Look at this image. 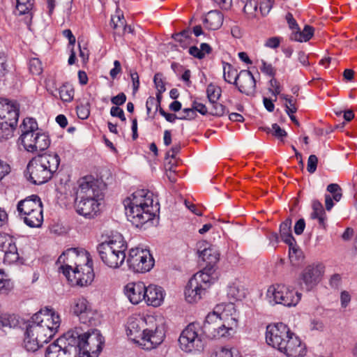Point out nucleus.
Returning a JSON list of instances; mask_svg holds the SVG:
<instances>
[{"mask_svg":"<svg viewBox=\"0 0 357 357\" xmlns=\"http://www.w3.org/2000/svg\"><path fill=\"white\" fill-rule=\"evenodd\" d=\"M178 342L181 349L185 352L203 349L204 342L200 324L196 322L189 324L181 333Z\"/></svg>","mask_w":357,"mask_h":357,"instance_id":"11","label":"nucleus"},{"mask_svg":"<svg viewBox=\"0 0 357 357\" xmlns=\"http://www.w3.org/2000/svg\"><path fill=\"white\" fill-rule=\"evenodd\" d=\"M127 243L122 236H116L101 243L97 250L102 262L113 268H119L124 262Z\"/></svg>","mask_w":357,"mask_h":357,"instance_id":"4","label":"nucleus"},{"mask_svg":"<svg viewBox=\"0 0 357 357\" xmlns=\"http://www.w3.org/2000/svg\"><path fill=\"white\" fill-rule=\"evenodd\" d=\"M125 24L126 20L123 15H118L116 16L112 17L111 19V26L114 30L116 31V33L119 34L121 33L118 31V29H121Z\"/></svg>","mask_w":357,"mask_h":357,"instance_id":"49","label":"nucleus"},{"mask_svg":"<svg viewBox=\"0 0 357 357\" xmlns=\"http://www.w3.org/2000/svg\"><path fill=\"white\" fill-rule=\"evenodd\" d=\"M164 290L161 287L150 284L145 288L144 301L148 305L160 306L163 302Z\"/></svg>","mask_w":357,"mask_h":357,"instance_id":"27","label":"nucleus"},{"mask_svg":"<svg viewBox=\"0 0 357 357\" xmlns=\"http://www.w3.org/2000/svg\"><path fill=\"white\" fill-rule=\"evenodd\" d=\"M211 357H240L236 348L223 347L215 351Z\"/></svg>","mask_w":357,"mask_h":357,"instance_id":"40","label":"nucleus"},{"mask_svg":"<svg viewBox=\"0 0 357 357\" xmlns=\"http://www.w3.org/2000/svg\"><path fill=\"white\" fill-rule=\"evenodd\" d=\"M77 332L67 331L46 349L45 357H78L79 349L75 346Z\"/></svg>","mask_w":357,"mask_h":357,"instance_id":"9","label":"nucleus"},{"mask_svg":"<svg viewBox=\"0 0 357 357\" xmlns=\"http://www.w3.org/2000/svg\"><path fill=\"white\" fill-rule=\"evenodd\" d=\"M192 105L195 112H198L202 115H206L207 114H209V112L206 106L201 102L194 100L192 102Z\"/></svg>","mask_w":357,"mask_h":357,"instance_id":"57","label":"nucleus"},{"mask_svg":"<svg viewBox=\"0 0 357 357\" xmlns=\"http://www.w3.org/2000/svg\"><path fill=\"white\" fill-rule=\"evenodd\" d=\"M126 101V96L124 93H120L117 96H114L111 99V102L112 104L119 106L122 105Z\"/></svg>","mask_w":357,"mask_h":357,"instance_id":"62","label":"nucleus"},{"mask_svg":"<svg viewBox=\"0 0 357 357\" xmlns=\"http://www.w3.org/2000/svg\"><path fill=\"white\" fill-rule=\"evenodd\" d=\"M2 252H3L4 254L17 252V248L16 247V245L11 238H8L6 241V245L2 250Z\"/></svg>","mask_w":357,"mask_h":357,"instance_id":"58","label":"nucleus"},{"mask_svg":"<svg viewBox=\"0 0 357 357\" xmlns=\"http://www.w3.org/2000/svg\"><path fill=\"white\" fill-rule=\"evenodd\" d=\"M270 303L280 304L286 307L296 306L301 298V294L282 284L270 286L266 292Z\"/></svg>","mask_w":357,"mask_h":357,"instance_id":"10","label":"nucleus"},{"mask_svg":"<svg viewBox=\"0 0 357 357\" xmlns=\"http://www.w3.org/2000/svg\"><path fill=\"white\" fill-rule=\"evenodd\" d=\"M76 197L77 199H93L99 202L103 199V192L98 185L97 181H89L87 178H84L79 182Z\"/></svg>","mask_w":357,"mask_h":357,"instance_id":"18","label":"nucleus"},{"mask_svg":"<svg viewBox=\"0 0 357 357\" xmlns=\"http://www.w3.org/2000/svg\"><path fill=\"white\" fill-rule=\"evenodd\" d=\"M70 312L78 317L80 322L87 325L95 324V317L97 315L96 310L92 309L91 305L84 297L74 298L70 305Z\"/></svg>","mask_w":357,"mask_h":357,"instance_id":"15","label":"nucleus"},{"mask_svg":"<svg viewBox=\"0 0 357 357\" xmlns=\"http://www.w3.org/2000/svg\"><path fill=\"white\" fill-rule=\"evenodd\" d=\"M160 106L158 104V101L155 100V98L153 96H149L147 98L146 102V108L147 111V114H149L153 108H155V112L159 111Z\"/></svg>","mask_w":357,"mask_h":357,"instance_id":"53","label":"nucleus"},{"mask_svg":"<svg viewBox=\"0 0 357 357\" xmlns=\"http://www.w3.org/2000/svg\"><path fill=\"white\" fill-rule=\"evenodd\" d=\"M223 15L218 10L209 11L203 20L204 26L208 30H218L223 23Z\"/></svg>","mask_w":357,"mask_h":357,"instance_id":"29","label":"nucleus"},{"mask_svg":"<svg viewBox=\"0 0 357 357\" xmlns=\"http://www.w3.org/2000/svg\"><path fill=\"white\" fill-rule=\"evenodd\" d=\"M314 29L312 26L305 25L302 31L297 30L291 34L290 38L295 41L307 42L312 38L314 35Z\"/></svg>","mask_w":357,"mask_h":357,"instance_id":"32","label":"nucleus"},{"mask_svg":"<svg viewBox=\"0 0 357 357\" xmlns=\"http://www.w3.org/2000/svg\"><path fill=\"white\" fill-rule=\"evenodd\" d=\"M322 273L323 266L319 264L309 265L304 268L301 275V280L307 291H310L319 282Z\"/></svg>","mask_w":357,"mask_h":357,"instance_id":"21","label":"nucleus"},{"mask_svg":"<svg viewBox=\"0 0 357 357\" xmlns=\"http://www.w3.org/2000/svg\"><path fill=\"white\" fill-rule=\"evenodd\" d=\"M89 258V254L84 250L79 251L77 248H69L59 256L56 263L61 264L59 268L68 280H71L73 271Z\"/></svg>","mask_w":357,"mask_h":357,"instance_id":"12","label":"nucleus"},{"mask_svg":"<svg viewBox=\"0 0 357 357\" xmlns=\"http://www.w3.org/2000/svg\"><path fill=\"white\" fill-rule=\"evenodd\" d=\"M122 71L121 63L118 60L114 61V68L111 69L109 75L112 79H115L116 76Z\"/></svg>","mask_w":357,"mask_h":357,"instance_id":"63","label":"nucleus"},{"mask_svg":"<svg viewBox=\"0 0 357 357\" xmlns=\"http://www.w3.org/2000/svg\"><path fill=\"white\" fill-rule=\"evenodd\" d=\"M264 130L268 133H271L274 137L281 141H283V139L287 135V132L284 129H282L277 123H273L271 128H265Z\"/></svg>","mask_w":357,"mask_h":357,"instance_id":"43","label":"nucleus"},{"mask_svg":"<svg viewBox=\"0 0 357 357\" xmlns=\"http://www.w3.org/2000/svg\"><path fill=\"white\" fill-rule=\"evenodd\" d=\"M326 190L333 195V199L335 202H339L341 199L342 197V190L338 184L331 183L327 186Z\"/></svg>","mask_w":357,"mask_h":357,"instance_id":"48","label":"nucleus"},{"mask_svg":"<svg viewBox=\"0 0 357 357\" xmlns=\"http://www.w3.org/2000/svg\"><path fill=\"white\" fill-rule=\"evenodd\" d=\"M234 305L233 303H220V304H218L213 311L212 312H210L209 314H214V315L215 317H222V316L223 315L225 311L227 310V311H231V310H234Z\"/></svg>","mask_w":357,"mask_h":357,"instance_id":"47","label":"nucleus"},{"mask_svg":"<svg viewBox=\"0 0 357 357\" xmlns=\"http://www.w3.org/2000/svg\"><path fill=\"white\" fill-rule=\"evenodd\" d=\"M182 113L183 115L178 117V119L181 120H191L195 118L196 113L195 112L194 108L192 107L191 108H185L183 109Z\"/></svg>","mask_w":357,"mask_h":357,"instance_id":"56","label":"nucleus"},{"mask_svg":"<svg viewBox=\"0 0 357 357\" xmlns=\"http://www.w3.org/2000/svg\"><path fill=\"white\" fill-rule=\"evenodd\" d=\"M312 209L313 211L311 213V218L312 219H316V217L324 215L326 213L322 204L318 200L313 201Z\"/></svg>","mask_w":357,"mask_h":357,"instance_id":"51","label":"nucleus"},{"mask_svg":"<svg viewBox=\"0 0 357 357\" xmlns=\"http://www.w3.org/2000/svg\"><path fill=\"white\" fill-rule=\"evenodd\" d=\"M14 284L8 275L0 269V294L8 295L13 289Z\"/></svg>","mask_w":357,"mask_h":357,"instance_id":"35","label":"nucleus"},{"mask_svg":"<svg viewBox=\"0 0 357 357\" xmlns=\"http://www.w3.org/2000/svg\"><path fill=\"white\" fill-rule=\"evenodd\" d=\"M54 335L51 330L44 327L43 324L38 320L31 319L29 321L24 333V347L27 351L35 352Z\"/></svg>","mask_w":357,"mask_h":357,"instance_id":"6","label":"nucleus"},{"mask_svg":"<svg viewBox=\"0 0 357 357\" xmlns=\"http://www.w3.org/2000/svg\"><path fill=\"white\" fill-rule=\"evenodd\" d=\"M146 325L147 321L144 317L131 316L127 321L126 333L132 341L142 349L151 350L163 342L165 335L163 328L156 324L149 328H145Z\"/></svg>","mask_w":357,"mask_h":357,"instance_id":"2","label":"nucleus"},{"mask_svg":"<svg viewBox=\"0 0 357 357\" xmlns=\"http://www.w3.org/2000/svg\"><path fill=\"white\" fill-rule=\"evenodd\" d=\"M71 277L73 278L68 280L73 284L80 287L90 284L94 278L92 259L89 258L80 266H77L75 270L73 271Z\"/></svg>","mask_w":357,"mask_h":357,"instance_id":"16","label":"nucleus"},{"mask_svg":"<svg viewBox=\"0 0 357 357\" xmlns=\"http://www.w3.org/2000/svg\"><path fill=\"white\" fill-rule=\"evenodd\" d=\"M162 74L160 73H157L154 75L153 82L157 91H165L166 90L165 84L162 79Z\"/></svg>","mask_w":357,"mask_h":357,"instance_id":"52","label":"nucleus"},{"mask_svg":"<svg viewBox=\"0 0 357 357\" xmlns=\"http://www.w3.org/2000/svg\"><path fill=\"white\" fill-rule=\"evenodd\" d=\"M130 76L132 82L133 92L135 93L139 88V75L136 71L130 72Z\"/></svg>","mask_w":357,"mask_h":357,"instance_id":"60","label":"nucleus"},{"mask_svg":"<svg viewBox=\"0 0 357 357\" xmlns=\"http://www.w3.org/2000/svg\"><path fill=\"white\" fill-rule=\"evenodd\" d=\"M16 8L20 15H28L30 20L33 17L34 0H16Z\"/></svg>","mask_w":357,"mask_h":357,"instance_id":"34","label":"nucleus"},{"mask_svg":"<svg viewBox=\"0 0 357 357\" xmlns=\"http://www.w3.org/2000/svg\"><path fill=\"white\" fill-rule=\"evenodd\" d=\"M292 333L283 323L269 324L266 327V340L268 345L280 351Z\"/></svg>","mask_w":357,"mask_h":357,"instance_id":"14","label":"nucleus"},{"mask_svg":"<svg viewBox=\"0 0 357 357\" xmlns=\"http://www.w3.org/2000/svg\"><path fill=\"white\" fill-rule=\"evenodd\" d=\"M289 257L292 264H296L303 259V252L297 246L296 241L289 245Z\"/></svg>","mask_w":357,"mask_h":357,"instance_id":"38","label":"nucleus"},{"mask_svg":"<svg viewBox=\"0 0 357 357\" xmlns=\"http://www.w3.org/2000/svg\"><path fill=\"white\" fill-rule=\"evenodd\" d=\"M153 194L148 190H137L123 202L126 215L136 227H142L155 218L157 206H153Z\"/></svg>","mask_w":357,"mask_h":357,"instance_id":"1","label":"nucleus"},{"mask_svg":"<svg viewBox=\"0 0 357 357\" xmlns=\"http://www.w3.org/2000/svg\"><path fill=\"white\" fill-rule=\"evenodd\" d=\"M21 130V135L19 138V141L22 145L26 143L27 139H31L38 132V123L33 118H25L22 124L20 126Z\"/></svg>","mask_w":357,"mask_h":357,"instance_id":"28","label":"nucleus"},{"mask_svg":"<svg viewBox=\"0 0 357 357\" xmlns=\"http://www.w3.org/2000/svg\"><path fill=\"white\" fill-rule=\"evenodd\" d=\"M32 319L38 320L44 327L51 330L54 335L57 333L61 322L59 314L51 307H45L36 313Z\"/></svg>","mask_w":357,"mask_h":357,"instance_id":"17","label":"nucleus"},{"mask_svg":"<svg viewBox=\"0 0 357 357\" xmlns=\"http://www.w3.org/2000/svg\"><path fill=\"white\" fill-rule=\"evenodd\" d=\"M43 208V204L40 198L36 195H32L18 202L17 210L20 218L35 211L38 215V211Z\"/></svg>","mask_w":357,"mask_h":357,"instance_id":"25","label":"nucleus"},{"mask_svg":"<svg viewBox=\"0 0 357 357\" xmlns=\"http://www.w3.org/2000/svg\"><path fill=\"white\" fill-rule=\"evenodd\" d=\"M280 351L287 357H304L307 353L305 344L294 333L286 340Z\"/></svg>","mask_w":357,"mask_h":357,"instance_id":"19","label":"nucleus"},{"mask_svg":"<svg viewBox=\"0 0 357 357\" xmlns=\"http://www.w3.org/2000/svg\"><path fill=\"white\" fill-rule=\"evenodd\" d=\"M223 77L227 82L234 84L235 80H237L236 77H238V73H237V70L231 64L224 63Z\"/></svg>","mask_w":357,"mask_h":357,"instance_id":"37","label":"nucleus"},{"mask_svg":"<svg viewBox=\"0 0 357 357\" xmlns=\"http://www.w3.org/2000/svg\"><path fill=\"white\" fill-rule=\"evenodd\" d=\"M234 85L238 90L247 96H254L256 92V80L248 70H242L236 77Z\"/></svg>","mask_w":357,"mask_h":357,"instance_id":"20","label":"nucleus"},{"mask_svg":"<svg viewBox=\"0 0 357 357\" xmlns=\"http://www.w3.org/2000/svg\"><path fill=\"white\" fill-rule=\"evenodd\" d=\"M269 84L271 86L269 91L273 95H274L275 97L278 95H281L280 93L282 91V88L280 83L275 78L273 77L270 80Z\"/></svg>","mask_w":357,"mask_h":357,"instance_id":"54","label":"nucleus"},{"mask_svg":"<svg viewBox=\"0 0 357 357\" xmlns=\"http://www.w3.org/2000/svg\"><path fill=\"white\" fill-rule=\"evenodd\" d=\"M43 208H40V210L38 211V215L33 211L23 216L22 218L27 226L30 227H40L43 222Z\"/></svg>","mask_w":357,"mask_h":357,"instance_id":"31","label":"nucleus"},{"mask_svg":"<svg viewBox=\"0 0 357 357\" xmlns=\"http://www.w3.org/2000/svg\"><path fill=\"white\" fill-rule=\"evenodd\" d=\"M221 92L222 90L219 86L213 84H208L206 89V94L209 102L218 101L221 96Z\"/></svg>","mask_w":357,"mask_h":357,"instance_id":"41","label":"nucleus"},{"mask_svg":"<svg viewBox=\"0 0 357 357\" xmlns=\"http://www.w3.org/2000/svg\"><path fill=\"white\" fill-rule=\"evenodd\" d=\"M10 172V165L5 161L0 160V181Z\"/></svg>","mask_w":357,"mask_h":357,"instance_id":"59","label":"nucleus"},{"mask_svg":"<svg viewBox=\"0 0 357 357\" xmlns=\"http://www.w3.org/2000/svg\"><path fill=\"white\" fill-rule=\"evenodd\" d=\"M305 227V222L303 218L299 219L294 225V232L297 235L303 234Z\"/></svg>","mask_w":357,"mask_h":357,"instance_id":"64","label":"nucleus"},{"mask_svg":"<svg viewBox=\"0 0 357 357\" xmlns=\"http://www.w3.org/2000/svg\"><path fill=\"white\" fill-rule=\"evenodd\" d=\"M291 220L290 218L286 219L280 224V234L282 240L288 245H291L292 242H294L295 238L291 234Z\"/></svg>","mask_w":357,"mask_h":357,"instance_id":"30","label":"nucleus"},{"mask_svg":"<svg viewBox=\"0 0 357 357\" xmlns=\"http://www.w3.org/2000/svg\"><path fill=\"white\" fill-rule=\"evenodd\" d=\"M68 331L77 332L78 337L75 346L77 351L78 357H97L102 349L105 339L100 331L97 329L84 332L82 328L75 327Z\"/></svg>","mask_w":357,"mask_h":357,"instance_id":"5","label":"nucleus"},{"mask_svg":"<svg viewBox=\"0 0 357 357\" xmlns=\"http://www.w3.org/2000/svg\"><path fill=\"white\" fill-rule=\"evenodd\" d=\"M211 271V268H204L190 279L185 289V299L188 302H197L205 294L206 289L213 283Z\"/></svg>","mask_w":357,"mask_h":357,"instance_id":"8","label":"nucleus"},{"mask_svg":"<svg viewBox=\"0 0 357 357\" xmlns=\"http://www.w3.org/2000/svg\"><path fill=\"white\" fill-rule=\"evenodd\" d=\"M76 112L79 119H86L90 115V104L88 102L85 103L80 102L76 107Z\"/></svg>","mask_w":357,"mask_h":357,"instance_id":"44","label":"nucleus"},{"mask_svg":"<svg viewBox=\"0 0 357 357\" xmlns=\"http://www.w3.org/2000/svg\"><path fill=\"white\" fill-rule=\"evenodd\" d=\"M17 124L3 121L0 119V141L8 139L13 135Z\"/></svg>","mask_w":357,"mask_h":357,"instance_id":"36","label":"nucleus"},{"mask_svg":"<svg viewBox=\"0 0 357 357\" xmlns=\"http://www.w3.org/2000/svg\"><path fill=\"white\" fill-rule=\"evenodd\" d=\"M318 158L315 155H310L307 160V170L309 173H314L317 167Z\"/></svg>","mask_w":357,"mask_h":357,"instance_id":"55","label":"nucleus"},{"mask_svg":"<svg viewBox=\"0 0 357 357\" xmlns=\"http://www.w3.org/2000/svg\"><path fill=\"white\" fill-rule=\"evenodd\" d=\"M280 98L285 100V107L286 112L287 114H294L297 111V107L296 106V99H294L292 96H289L286 94H281Z\"/></svg>","mask_w":357,"mask_h":357,"instance_id":"42","label":"nucleus"},{"mask_svg":"<svg viewBox=\"0 0 357 357\" xmlns=\"http://www.w3.org/2000/svg\"><path fill=\"white\" fill-rule=\"evenodd\" d=\"M110 114L112 116L119 118L122 121H125L126 120L123 110L117 106H114L111 108Z\"/></svg>","mask_w":357,"mask_h":357,"instance_id":"61","label":"nucleus"},{"mask_svg":"<svg viewBox=\"0 0 357 357\" xmlns=\"http://www.w3.org/2000/svg\"><path fill=\"white\" fill-rule=\"evenodd\" d=\"M127 264L130 270L136 273H146L154 266V259L147 249L139 247L129 250Z\"/></svg>","mask_w":357,"mask_h":357,"instance_id":"13","label":"nucleus"},{"mask_svg":"<svg viewBox=\"0 0 357 357\" xmlns=\"http://www.w3.org/2000/svg\"><path fill=\"white\" fill-rule=\"evenodd\" d=\"M145 288L142 282L128 283L125 287V293L129 301L137 305L144 301Z\"/></svg>","mask_w":357,"mask_h":357,"instance_id":"26","label":"nucleus"},{"mask_svg":"<svg viewBox=\"0 0 357 357\" xmlns=\"http://www.w3.org/2000/svg\"><path fill=\"white\" fill-rule=\"evenodd\" d=\"M29 69L33 75H40L43 72V66L40 60L38 58L31 59L29 62Z\"/></svg>","mask_w":357,"mask_h":357,"instance_id":"45","label":"nucleus"},{"mask_svg":"<svg viewBox=\"0 0 357 357\" xmlns=\"http://www.w3.org/2000/svg\"><path fill=\"white\" fill-rule=\"evenodd\" d=\"M192 31L190 29H186L183 30L181 32L176 33L172 35V38L174 40L178 43H179L180 45L182 47H186L188 45V42L187 40H190L191 38Z\"/></svg>","mask_w":357,"mask_h":357,"instance_id":"39","label":"nucleus"},{"mask_svg":"<svg viewBox=\"0 0 357 357\" xmlns=\"http://www.w3.org/2000/svg\"><path fill=\"white\" fill-rule=\"evenodd\" d=\"M61 159L58 154L43 153L33 157L27 164L28 180L35 185L47 183L57 172Z\"/></svg>","mask_w":357,"mask_h":357,"instance_id":"3","label":"nucleus"},{"mask_svg":"<svg viewBox=\"0 0 357 357\" xmlns=\"http://www.w3.org/2000/svg\"><path fill=\"white\" fill-rule=\"evenodd\" d=\"M231 324L222 321V317H215L214 314H208L202 327V333L210 339L229 337L235 333L237 321L231 318Z\"/></svg>","mask_w":357,"mask_h":357,"instance_id":"7","label":"nucleus"},{"mask_svg":"<svg viewBox=\"0 0 357 357\" xmlns=\"http://www.w3.org/2000/svg\"><path fill=\"white\" fill-rule=\"evenodd\" d=\"M261 66H260V70L261 73L270 77H274L276 73V70L272 66V64L267 63L264 60H261Z\"/></svg>","mask_w":357,"mask_h":357,"instance_id":"50","label":"nucleus"},{"mask_svg":"<svg viewBox=\"0 0 357 357\" xmlns=\"http://www.w3.org/2000/svg\"><path fill=\"white\" fill-rule=\"evenodd\" d=\"M19 105L16 101L8 99L0 100V119L3 121L17 124L19 118Z\"/></svg>","mask_w":357,"mask_h":357,"instance_id":"22","label":"nucleus"},{"mask_svg":"<svg viewBox=\"0 0 357 357\" xmlns=\"http://www.w3.org/2000/svg\"><path fill=\"white\" fill-rule=\"evenodd\" d=\"M50 145L49 135L45 132H38L31 139H27L22 146L31 153H36L46 150Z\"/></svg>","mask_w":357,"mask_h":357,"instance_id":"23","label":"nucleus"},{"mask_svg":"<svg viewBox=\"0 0 357 357\" xmlns=\"http://www.w3.org/2000/svg\"><path fill=\"white\" fill-rule=\"evenodd\" d=\"M100 202L95 199H79L76 197L75 208L77 213L87 218H93L97 215L99 211Z\"/></svg>","mask_w":357,"mask_h":357,"instance_id":"24","label":"nucleus"},{"mask_svg":"<svg viewBox=\"0 0 357 357\" xmlns=\"http://www.w3.org/2000/svg\"><path fill=\"white\" fill-rule=\"evenodd\" d=\"M60 99L63 102H70L74 98L75 89L73 85L68 82L63 83L59 89Z\"/></svg>","mask_w":357,"mask_h":357,"instance_id":"33","label":"nucleus"},{"mask_svg":"<svg viewBox=\"0 0 357 357\" xmlns=\"http://www.w3.org/2000/svg\"><path fill=\"white\" fill-rule=\"evenodd\" d=\"M211 105V107L209 111V114L217 116H222L225 113L228 112L227 111V108L223 105L218 102V101H214V102H210Z\"/></svg>","mask_w":357,"mask_h":357,"instance_id":"46","label":"nucleus"}]
</instances>
